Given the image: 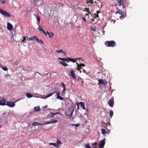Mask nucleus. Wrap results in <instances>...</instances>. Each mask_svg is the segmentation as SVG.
<instances>
[{"instance_id": "nucleus-43", "label": "nucleus", "mask_w": 148, "mask_h": 148, "mask_svg": "<svg viewBox=\"0 0 148 148\" xmlns=\"http://www.w3.org/2000/svg\"><path fill=\"white\" fill-rule=\"evenodd\" d=\"M97 142H95L93 143H92L91 145L92 146H95L96 145H97Z\"/></svg>"}, {"instance_id": "nucleus-31", "label": "nucleus", "mask_w": 148, "mask_h": 148, "mask_svg": "<svg viewBox=\"0 0 148 148\" xmlns=\"http://www.w3.org/2000/svg\"><path fill=\"white\" fill-rule=\"evenodd\" d=\"M85 146L86 148H91V147L88 144H86L85 145Z\"/></svg>"}, {"instance_id": "nucleus-18", "label": "nucleus", "mask_w": 148, "mask_h": 148, "mask_svg": "<svg viewBox=\"0 0 148 148\" xmlns=\"http://www.w3.org/2000/svg\"><path fill=\"white\" fill-rule=\"evenodd\" d=\"M80 104L81 106L82 107L83 109L86 110V108L84 106V102H80Z\"/></svg>"}, {"instance_id": "nucleus-11", "label": "nucleus", "mask_w": 148, "mask_h": 148, "mask_svg": "<svg viewBox=\"0 0 148 148\" xmlns=\"http://www.w3.org/2000/svg\"><path fill=\"white\" fill-rule=\"evenodd\" d=\"M98 82H99L98 84L100 85V84H102L104 85H105L106 84L107 82L104 81L103 80L99 79Z\"/></svg>"}, {"instance_id": "nucleus-36", "label": "nucleus", "mask_w": 148, "mask_h": 148, "mask_svg": "<svg viewBox=\"0 0 148 148\" xmlns=\"http://www.w3.org/2000/svg\"><path fill=\"white\" fill-rule=\"evenodd\" d=\"M53 94V93H50L48 94L47 95V98L50 97L51 95H52Z\"/></svg>"}, {"instance_id": "nucleus-60", "label": "nucleus", "mask_w": 148, "mask_h": 148, "mask_svg": "<svg viewBox=\"0 0 148 148\" xmlns=\"http://www.w3.org/2000/svg\"><path fill=\"white\" fill-rule=\"evenodd\" d=\"M58 59L60 60H62V59H61L60 58H59Z\"/></svg>"}, {"instance_id": "nucleus-14", "label": "nucleus", "mask_w": 148, "mask_h": 148, "mask_svg": "<svg viewBox=\"0 0 148 148\" xmlns=\"http://www.w3.org/2000/svg\"><path fill=\"white\" fill-rule=\"evenodd\" d=\"M53 113L50 112L47 116V119H49L51 117H53Z\"/></svg>"}, {"instance_id": "nucleus-64", "label": "nucleus", "mask_w": 148, "mask_h": 148, "mask_svg": "<svg viewBox=\"0 0 148 148\" xmlns=\"http://www.w3.org/2000/svg\"><path fill=\"white\" fill-rule=\"evenodd\" d=\"M88 14H86V16H87V15H88Z\"/></svg>"}, {"instance_id": "nucleus-59", "label": "nucleus", "mask_w": 148, "mask_h": 148, "mask_svg": "<svg viewBox=\"0 0 148 148\" xmlns=\"http://www.w3.org/2000/svg\"><path fill=\"white\" fill-rule=\"evenodd\" d=\"M77 27L80 28H81V27L80 26H77Z\"/></svg>"}, {"instance_id": "nucleus-26", "label": "nucleus", "mask_w": 148, "mask_h": 148, "mask_svg": "<svg viewBox=\"0 0 148 148\" xmlns=\"http://www.w3.org/2000/svg\"><path fill=\"white\" fill-rule=\"evenodd\" d=\"M37 29L40 31L42 32L44 29H42V27L40 25H39Z\"/></svg>"}, {"instance_id": "nucleus-35", "label": "nucleus", "mask_w": 148, "mask_h": 148, "mask_svg": "<svg viewBox=\"0 0 148 148\" xmlns=\"http://www.w3.org/2000/svg\"><path fill=\"white\" fill-rule=\"evenodd\" d=\"M72 125H74L76 127H78L79 125V124H71Z\"/></svg>"}, {"instance_id": "nucleus-6", "label": "nucleus", "mask_w": 148, "mask_h": 148, "mask_svg": "<svg viewBox=\"0 0 148 148\" xmlns=\"http://www.w3.org/2000/svg\"><path fill=\"white\" fill-rule=\"evenodd\" d=\"M76 64H77V67L76 69L79 71L80 73H81V72L80 70V69H81V67L82 66H85V65L83 64H79L77 62L76 63Z\"/></svg>"}, {"instance_id": "nucleus-54", "label": "nucleus", "mask_w": 148, "mask_h": 148, "mask_svg": "<svg viewBox=\"0 0 148 148\" xmlns=\"http://www.w3.org/2000/svg\"><path fill=\"white\" fill-rule=\"evenodd\" d=\"M82 69L83 70V72H84V73H85L86 72V71L83 68H82Z\"/></svg>"}, {"instance_id": "nucleus-40", "label": "nucleus", "mask_w": 148, "mask_h": 148, "mask_svg": "<svg viewBox=\"0 0 148 148\" xmlns=\"http://www.w3.org/2000/svg\"><path fill=\"white\" fill-rule=\"evenodd\" d=\"M42 32L45 34L46 36H47V32H46L45 30H43Z\"/></svg>"}, {"instance_id": "nucleus-4", "label": "nucleus", "mask_w": 148, "mask_h": 148, "mask_svg": "<svg viewBox=\"0 0 148 148\" xmlns=\"http://www.w3.org/2000/svg\"><path fill=\"white\" fill-rule=\"evenodd\" d=\"M15 102H8L6 103V105H7L10 107L12 108L15 106Z\"/></svg>"}, {"instance_id": "nucleus-15", "label": "nucleus", "mask_w": 148, "mask_h": 148, "mask_svg": "<svg viewBox=\"0 0 148 148\" xmlns=\"http://www.w3.org/2000/svg\"><path fill=\"white\" fill-rule=\"evenodd\" d=\"M60 62L61 64L64 66H68V64L64 60H62V61H60Z\"/></svg>"}, {"instance_id": "nucleus-30", "label": "nucleus", "mask_w": 148, "mask_h": 148, "mask_svg": "<svg viewBox=\"0 0 148 148\" xmlns=\"http://www.w3.org/2000/svg\"><path fill=\"white\" fill-rule=\"evenodd\" d=\"M32 38L33 39V40H36L37 41V40H38V38L36 36H34Z\"/></svg>"}, {"instance_id": "nucleus-42", "label": "nucleus", "mask_w": 148, "mask_h": 148, "mask_svg": "<svg viewBox=\"0 0 148 148\" xmlns=\"http://www.w3.org/2000/svg\"><path fill=\"white\" fill-rule=\"evenodd\" d=\"M38 97V98H40L43 99H46L47 98V96L45 97Z\"/></svg>"}, {"instance_id": "nucleus-29", "label": "nucleus", "mask_w": 148, "mask_h": 148, "mask_svg": "<svg viewBox=\"0 0 148 148\" xmlns=\"http://www.w3.org/2000/svg\"><path fill=\"white\" fill-rule=\"evenodd\" d=\"M101 130L102 134H105L107 133V132L104 129H102Z\"/></svg>"}, {"instance_id": "nucleus-10", "label": "nucleus", "mask_w": 148, "mask_h": 148, "mask_svg": "<svg viewBox=\"0 0 148 148\" xmlns=\"http://www.w3.org/2000/svg\"><path fill=\"white\" fill-rule=\"evenodd\" d=\"M108 103L110 107H113L114 104V100L113 99L110 100L108 101Z\"/></svg>"}, {"instance_id": "nucleus-7", "label": "nucleus", "mask_w": 148, "mask_h": 148, "mask_svg": "<svg viewBox=\"0 0 148 148\" xmlns=\"http://www.w3.org/2000/svg\"><path fill=\"white\" fill-rule=\"evenodd\" d=\"M71 75V77L74 79H76V77L75 74V71L72 70L70 72Z\"/></svg>"}, {"instance_id": "nucleus-51", "label": "nucleus", "mask_w": 148, "mask_h": 148, "mask_svg": "<svg viewBox=\"0 0 148 148\" xmlns=\"http://www.w3.org/2000/svg\"><path fill=\"white\" fill-rule=\"evenodd\" d=\"M61 85L63 87V88L65 87V85L62 82H61Z\"/></svg>"}, {"instance_id": "nucleus-9", "label": "nucleus", "mask_w": 148, "mask_h": 148, "mask_svg": "<svg viewBox=\"0 0 148 148\" xmlns=\"http://www.w3.org/2000/svg\"><path fill=\"white\" fill-rule=\"evenodd\" d=\"M105 140H102L101 142L99 144V148H102L105 145Z\"/></svg>"}, {"instance_id": "nucleus-32", "label": "nucleus", "mask_w": 148, "mask_h": 148, "mask_svg": "<svg viewBox=\"0 0 148 148\" xmlns=\"http://www.w3.org/2000/svg\"><path fill=\"white\" fill-rule=\"evenodd\" d=\"M56 98L58 99H59L61 100H64L63 98L62 97L60 96L59 97H56Z\"/></svg>"}, {"instance_id": "nucleus-25", "label": "nucleus", "mask_w": 148, "mask_h": 148, "mask_svg": "<svg viewBox=\"0 0 148 148\" xmlns=\"http://www.w3.org/2000/svg\"><path fill=\"white\" fill-rule=\"evenodd\" d=\"M57 145H58V147L61 143V142L58 139L57 140Z\"/></svg>"}, {"instance_id": "nucleus-17", "label": "nucleus", "mask_w": 148, "mask_h": 148, "mask_svg": "<svg viewBox=\"0 0 148 148\" xmlns=\"http://www.w3.org/2000/svg\"><path fill=\"white\" fill-rule=\"evenodd\" d=\"M117 2L120 5H123V0H117Z\"/></svg>"}, {"instance_id": "nucleus-57", "label": "nucleus", "mask_w": 148, "mask_h": 148, "mask_svg": "<svg viewBox=\"0 0 148 148\" xmlns=\"http://www.w3.org/2000/svg\"><path fill=\"white\" fill-rule=\"evenodd\" d=\"M83 19L84 20V21H86V19L85 18H83Z\"/></svg>"}, {"instance_id": "nucleus-41", "label": "nucleus", "mask_w": 148, "mask_h": 148, "mask_svg": "<svg viewBox=\"0 0 148 148\" xmlns=\"http://www.w3.org/2000/svg\"><path fill=\"white\" fill-rule=\"evenodd\" d=\"M2 69L3 70L5 71H6L8 70V68L5 66L3 67Z\"/></svg>"}, {"instance_id": "nucleus-37", "label": "nucleus", "mask_w": 148, "mask_h": 148, "mask_svg": "<svg viewBox=\"0 0 148 148\" xmlns=\"http://www.w3.org/2000/svg\"><path fill=\"white\" fill-rule=\"evenodd\" d=\"M60 92L59 91H58L57 92V93H56V95L57 96V97H59L60 96Z\"/></svg>"}, {"instance_id": "nucleus-8", "label": "nucleus", "mask_w": 148, "mask_h": 148, "mask_svg": "<svg viewBox=\"0 0 148 148\" xmlns=\"http://www.w3.org/2000/svg\"><path fill=\"white\" fill-rule=\"evenodd\" d=\"M12 25L10 23H8L7 24V28L10 31L13 28Z\"/></svg>"}, {"instance_id": "nucleus-5", "label": "nucleus", "mask_w": 148, "mask_h": 148, "mask_svg": "<svg viewBox=\"0 0 148 148\" xmlns=\"http://www.w3.org/2000/svg\"><path fill=\"white\" fill-rule=\"evenodd\" d=\"M6 103V101L5 99L0 98V106H5Z\"/></svg>"}, {"instance_id": "nucleus-19", "label": "nucleus", "mask_w": 148, "mask_h": 148, "mask_svg": "<svg viewBox=\"0 0 148 148\" xmlns=\"http://www.w3.org/2000/svg\"><path fill=\"white\" fill-rule=\"evenodd\" d=\"M86 2L87 3H88L89 2L91 4H93L94 3H96V1H94L93 0H86Z\"/></svg>"}, {"instance_id": "nucleus-38", "label": "nucleus", "mask_w": 148, "mask_h": 148, "mask_svg": "<svg viewBox=\"0 0 148 148\" xmlns=\"http://www.w3.org/2000/svg\"><path fill=\"white\" fill-rule=\"evenodd\" d=\"M57 122H58V121L56 120H53V121H51V123H57Z\"/></svg>"}, {"instance_id": "nucleus-46", "label": "nucleus", "mask_w": 148, "mask_h": 148, "mask_svg": "<svg viewBox=\"0 0 148 148\" xmlns=\"http://www.w3.org/2000/svg\"><path fill=\"white\" fill-rule=\"evenodd\" d=\"M0 1L3 4H4L5 3V1L4 0H0Z\"/></svg>"}, {"instance_id": "nucleus-47", "label": "nucleus", "mask_w": 148, "mask_h": 148, "mask_svg": "<svg viewBox=\"0 0 148 148\" xmlns=\"http://www.w3.org/2000/svg\"><path fill=\"white\" fill-rule=\"evenodd\" d=\"M27 40H33V39H32V38H27Z\"/></svg>"}, {"instance_id": "nucleus-55", "label": "nucleus", "mask_w": 148, "mask_h": 148, "mask_svg": "<svg viewBox=\"0 0 148 148\" xmlns=\"http://www.w3.org/2000/svg\"><path fill=\"white\" fill-rule=\"evenodd\" d=\"M77 110H78L79 109V104H77Z\"/></svg>"}, {"instance_id": "nucleus-33", "label": "nucleus", "mask_w": 148, "mask_h": 148, "mask_svg": "<svg viewBox=\"0 0 148 148\" xmlns=\"http://www.w3.org/2000/svg\"><path fill=\"white\" fill-rule=\"evenodd\" d=\"M84 11H86L88 12V13H90V11H89V9L88 8H86L84 9Z\"/></svg>"}, {"instance_id": "nucleus-16", "label": "nucleus", "mask_w": 148, "mask_h": 148, "mask_svg": "<svg viewBox=\"0 0 148 148\" xmlns=\"http://www.w3.org/2000/svg\"><path fill=\"white\" fill-rule=\"evenodd\" d=\"M34 110L36 112H38L40 110L39 106H38L34 107Z\"/></svg>"}, {"instance_id": "nucleus-45", "label": "nucleus", "mask_w": 148, "mask_h": 148, "mask_svg": "<svg viewBox=\"0 0 148 148\" xmlns=\"http://www.w3.org/2000/svg\"><path fill=\"white\" fill-rule=\"evenodd\" d=\"M37 41H38L39 42L41 43L42 44H43V42L41 40L39 39L38 38V40H37Z\"/></svg>"}, {"instance_id": "nucleus-13", "label": "nucleus", "mask_w": 148, "mask_h": 148, "mask_svg": "<svg viewBox=\"0 0 148 148\" xmlns=\"http://www.w3.org/2000/svg\"><path fill=\"white\" fill-rule=\"evenodd\" d=\"M116 14L117 13H119L120 14L121 16H120V18H121L123 17V16L122 14V12L121 11L119 10H117V11L116 12Z\"/></svg>"}, {"instance_id": "nucleus-12", "label": "nucleus", "mask_w": 148, "mask_h": 148, "mask_svg": "<svg viewBox=\"0 0 148 148\" xmlns=\"http://www.w3.org/2000/svg\"><path fill=\"white\" fill-rule=\"evenodd\" d=\"M33 126H35L37 125H42V123H39L37 122H33L32 124Z\"/></svg>"}, {"instance_id": "nucleus-22", "label": "nucleus", "mask_w": 148, "mask_h": 148, "mask_svg": "<svg viewBox=\"0 0 148 148\" xmlns=\"http://www.w3.org/2000/svg\"><path fill=\"white\" fill-rule=\"evenodd\" d=\"M56 52L58 53H62L64 54V56L66 55V53L65 52L63 51L62 50L60 49V50H58L56 51Z\"/></svg>"}, {"instance_id": "nucleus-62", "label": "nucleus", "mask_w": 148, "mask_h": 148, "mask_svg": "<svg viewBox=\"0 0 148 148\" xmlns=\"http://www.w3.org/2000/svg\"><path fill=\"white\" fill-rule=\"evenodd\" d=\"M85 114L87 115V111L86 112V113Z\"/></svg>"}, {"instance_id": "nucleus-50", "label": "nucleus", "mask_w": 148, "mask_h": 148, "mask_svg": "<svg viewBox=\"0 0 148 148\" xmlns=\"http://www.w3.org/2000/svg\"><path fill=\"white\" fill-rule=\"evenodd\" d=\"M60 114V112H57L56 113H53V116H54V115H56V114Z\"/></svg>"}, {"instance_id": "nucleus-61", "label": "nucleus", "mask_w": 148, "mask_h": 148, "mask_svg": "<svg viewBox=\"0 0 148 148\" xmlns=\"http://www.w3.org/2000/svg\"><path fill=\"white\" fill-rule=\"evenodd\" d=\"M14 36L13 35H12L11 38H12V37H13Z\"/></svg>"}, {"instance_id": "nucleus-34", "label": "nucleus", "mask_w": 148, "mask_h": 148, "mask_svg": "<svg viewBox=\"0 0 148 148\" xmlns=\"http://www.w3.org/2000/svg\"><path fill=\"white\" fill-rule=\"evenodd\" d=\"M51 123V121L50 122H46L45 123H42V125H45L46 124H48Z\"/></svg>"}, {"instance_id": "nucleus-44", "label": "nucleus", "mask_w": 148, "mask_h": 148, "mask_svg": "<svg viewBox=\"0 0 148 148\" xmlns=\"http://www.w3.org/2000/svg\"><path fill=\"white\" fill-rule=\"evenodd\" d=\"M76 79H77L78 81H80V80H82V79L80 77H77V78H76Z\"/></svg>"}, {"instance_id": "nucleus-2", "label": "nucleus", "mask_w": 148, "mask_h": 148, "mask_svg": "<svg viewBox=\"0 0 148 148\" xmlns=\"http://www.w3.org/2000/svg\"><path fill=\"white\" fill-rule=\"evenodd\" d=\"M105 45L108 47H113L115 45V42L112 40L107 41L105 42Z\"/></svg>"}, {"instance_id": "nucleus-39", "label": "nucleus", "mask_w": 148, "mask_h": 148, "mask_svg": "<svg viewBox=\"0 0 148 148\" xmlns=\"http://www.w3.org/2000/svg\"><path fill=\"white\" fill-rule=\"evenodd\" d=\"M42 32L45 34L46 36H47V32H46L45 30H43Z\"/></svg>"}, {"instance_id": "nucleus-52", "label": "nucleus", "mask_w": 148, "mask_h": 148, "mask_svg": "<svg viewBox=\"0 0 148 148\" xmlns=\"http://www.w3.org/2000/svg\"><path fill=\"white\" fill-rule=\"evenodd\" d=\"M25 38L24 37H23V40H22V42H23L24 43H25V42H24V41H25Z\"/></svg>"}, {"instance_id": "nucleus-48", "label": "nucleus", "mask_w": 148, "mask_h": 148, "mask_svg": "<svg viewBox=\"0 0 148 148\" xmlns=\"http://www.w3.org/2000/svg\"><path fill=\"white\" fill-rule=\"evenodd\" d=\"M90 28H91V29L92 31H96L95 28L94 27H91Z\"/></svg>"}, {"instance_id": "nucleus-63", "label": "nucleus", "mask_w": 148, "mask_h": 148, "mask_svg": "<svg viewBox=\"0 0 148 148\" xmlns=\"http://www.w3.org/2000/svg\"><path fill=\"white\" fill-rule=\"evenodd\" d=\"M1 127H2V126H1V125H0V128H1Z\"/></svg>"}, {"instance_id": "nucleus-20", "label": "nucleus", "mask_w": 148, "mask_h": 148, "mask_svg": "<svg viewBox=\"0 0 148 148\" xmlns=\"http://www.w3.org/2000/svg\"><path fill=\"white\" fill-rule=\"evenodd\" d=\"M49 145H52L53 146H54L55 147H58V146L57 145V144L56 143H49L48 144Z\"/></svg>"}, {"instance_id": "nucleus-27", "label": "nucleus", "mask_w": 148, "mask_h": 148, "mask_svg": "<svg viewBox=\"0 0 148 148\" xmlns=\"http://www.w3.org/2000/svg\"><path fill=\"white\" fill-rule=\"evenodd\" d=\"M36 18V19L37 20L38 22H39L40 21V19L39 16L38 15H35Z\"/></svg>"}, {"instance_id": "nucleus-1", "label": "nucleus", "mask_w": 148, "mask_h": 148, "mask_svg": "<svg viewBox=\"0 0 148 148\" xmlns=\"http://www.w3.org/2000/svg\"><path fill=\"white\" fill-rule=\"evenodd\" d=\"M75 106L74 105H71L65 111L66 116L71 117L75 109Z\"/></svg>"}, {"instance_id": "nucleus-28", "label": "nucleus", "mask_w": 148, "mask_h": 148, "mask_svg": "<svg viewBox=\"0 0 148 148\" xmlns=\"http://www.w3.org/2000/svg\"><path fill=\"white\" fill-rule=\"evenodd\" d=\"M113 114V111L112 110H111L110 112V116L111 118L112 117Z\"/></svg>"}, {"instance_id": "nucleus-53", "label": "nucleus", "mask_w": 148, "mask_h": 148, "mask_svg": "<svg viewBox=\"0 0 148 148\" xmlns=\"http://www.w3.org/2000/svg\"><path fill=\"white\" fill-rule=\"evenodd\" d=\"M58 91H54L53 92H52V93H53V94H54L55 93H56Z\"/></svg>"}, {"instance_id": "nucleus-49", "label": "nucleus", "mask_w": 148, "mask_h": 148, "mask_svg": "<svg viewBox=\"0 0 148 148\" xmlns=\"http://www.w3.org/2000/svg\"><path fill=\"white\" fill-rule=\"evenodd\" d=\"M62 60H64V61H67V60H69V58H66L65 59H63V58H62Z\"/></svg>"}, {"instance_id": "nucleus-56", "label": "nucleus", "mask_w": 148, "mask_h": 148, "mask_svg": "<svg viewBox=\"0 0 148 148\" xmlns=\"http://www.w3.org/2000/svg\"><path fill=\"white\" fill-rule=\"evenodd\" d=\"M47 106H43V108H47Z\"/></svg>"}, {"instance_id": "nucleus-23", "label": "nucleus", "mask_w": 148, "mask_h": 148, "mask_svg": "<svg viewBox=\"0 0 148 148\" xmlns=\"http://www.w3.org/2000/svg\"><path fill=\"white\" fill-rule=\"evenodd\" d=\"M47 33L49 37L50 38H51L53 35V34L52 32L49 33L47 31Z\"/></svg>"}, {"instance_id": "nucleus-58", "label": "nucleus", "mask_w": 148, "mask_h": 148, "mask_svg": "<svg viewBox=\"0 0 148 148\" xmlns=\"http://www.w3.org/2000/svg\"><path fill=\"white\" fill-rule=\"evenodd\" d=\"M65 90H66L65 87H64V89L62 90V92H63L64 91H65Z\"/></svg>"}, {"instance_id": "nucleus-3", "label": "nucleus", "mask_w": 148, "mask_h": 148, "mask_svg": "<svg viewBox=\"0 0 148 148\" xmlns=\"http://www.w3.org/2000/svg\"><path fill=\"white\" fill-rule=\"evenodd\" d=\"M0 13L5 17H9L11 16L10 14L8 12L1 9H0Z\"/></svg>"}, {"instance_id": "nucleus-21", "label": "nucleus", "mask_w": 148, "mask_h": 148, "mask_svg": "<svg viewBox=\"0 0 148 148\" xmlns=\"http://www.w3.org/2000/svg\"><path fill=\"white\" fill-rule=\"evenodd\" d=\"M26 96L28 98H30L33 97V95L30 93H27L26 94Z\"/></svg>"}, {"instance_id": "nucleus-24", "label": "nucleus", "mask_w": 148, "mask_h": 148, "mask_svg": "<svg viewBox=\"0 0 148 148\" xmlns=\"http://www.w3.org/2000/svg\"><path fill=\"white\" fill-rule=\"evenodd\" d=\"M69 61H70L73 62H76V60L75 59L72 58H69Z\"/></svg>"}]
</instances>
